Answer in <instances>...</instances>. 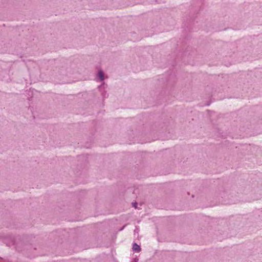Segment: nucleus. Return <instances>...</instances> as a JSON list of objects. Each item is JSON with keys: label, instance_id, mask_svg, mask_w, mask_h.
Segmentation results:
<instances>
[{"label": "nucleus", "instance_id": "obj_1", "mask_svg": "<svg viewBox=\"0 0 262 262\" xmlns=\"http://www.w3.org/2000/svg\"><path fill=\"white\" fill-rule=\"evenodd\" d=\"M222 198H224V200L222 201L223 204H231L233 202L229 200V196L225 192L221 194Z\"/></svg>", "mask_w": 262, "mask_h": 262}, {"label": "nucleus", "instance_id": "obj_2", "mask_svg": "<svg viewBox=\"0 0 262 262\" xmlns=\"http://www.w3.org/2000/svg\"><path fill=\"white\" fill-rule=\"evenodd\" d=\"M97 77H99L100 81H103L104 79V73L102 71V70H100L98 71Z\"/></svg>", "mask_w": 262, "mask_h": 262}, {"label": "nucleus", "instance_id": "obj_3", "mask_svg": "<svg viewBox=\"0 0 262 262\" xmlns=\"http://www.w3.org/2000/svg\"><path fill=\"white\" fill-rule=\"evenodd\" d=\"M133 249L134 251L139 252L141 251V248L139 245L136 243H134L133 246Z\"/></svg>", "mask_w": 262, "mask_h": 262}, {"label": "nucleus", "instance_id": "obj_4", "mask_svg": "<svg viewBox=\"0 0 262 262\" xmlns=\"http://www.w3.org/2000/svg\"><path fill=\"white\" fill-rule=\"evenodd\" d=\"M133 206H134L135 208L137 207V203L136 202L133 203Z\"/></svg>", "mask_w": 262, "mask_h": 262}, {"label": "nucleus", "instance_id": "obj_5", "mask_svg": "<svg viewBox=\"0 0 262 262\" xmlns=\"http://www.w3.org/2000/svg\"><path fill=\"white\" fill-rule=\"evenodd\" d=\"M124 227H125V226H124L122 228H121L119 230V231H122V230L124 229Z\"/></svg>", "mask_w": 262, "mask_h": 262}, {"label": "nucleus", "instance_id": "obj_6", "mask_svg": "<svg viewBox=\"0 0 262 262\" xmlns=\"http://www.w3.org/2000/svg\"><path fill=\"white\" fill-rule=\"evenodd\" d=\"M14 243L13 241H12V245H14Z\"/></svg>", "mask_w": 262, "mask_h": 262}, {"label": "nucleus", "instance_id": "obj_7", "mask_svg": "<svg viewBox=\"0 0 262 262\" xmlns=\"http://www.w3.org/2000/svg\"><path fill=\"white\" fill-rule=\"evenodd\" d=\"M7 245H8L9 246H10V244H7Z\"/></svg>", "mask_w": 262, "mask_h": 262}]
</instances>
